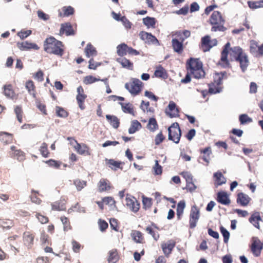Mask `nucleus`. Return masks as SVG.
Segmentation results:
<instances>
[{
	"label": "nucleus",
	"instance_id": "obj_38",
	"mask_svg": "<svg viewBox=\"0 0 263 263\" xmlns=\"http://www.w3.org/2000/svg\"><path fill=\"white\" fill-rule=\"evenodd\" d=\"M14 226V221L13 220L0 218V227L3 229L9 230Z\"/></svg>",
	"mask_w": 263,
	"mask_h": 263
},
{
	"label": "nucleus",
	"instance_id": "obj_31",
	"mask_svg": "<svg viewBox=\"0 0 263 263\" xmlns=\"http://www.w3.org/2000/svg\"><path fill=\"white\" fill-rule=\"evenodd\" d=\"M25 88L27 90L28 93L32 96L34 98L36 97V87L34 83L32 80H28L25 83Z\"/></svg>",
	"mask_w": 263,
	"mask_h": 263
},
{
	"label": "nucleus",
	"instance_id": "obj_6",
	"mask_svg": "<svg viewBox=\"0 0 263 263\" xmlns=\"http://www.w3.org/2000/svg\"><path fill=\"white\" fill-rule=\"evenodd\" d=\"M143 83L138 79L132 78L130 81L125 83V88L133 96L139 95L143 88Z\"/></svg>",
	"mask_w": 263,
	"mask_h": 263
},
{
	"label": "nucleus",
	"instance_id": "obj_46",
	"mask_svg": "<svg viewBox=\"0 0 263 263\" xmlns=\"http://www.w3.org/2000/svg\"><path fill=\"white\" fill-rule=\"evenodd\" d=\"M248 5L251 9H256L263 8V0L258 1H249L248 2Z\"/></svg>",
	"mask_w": 263,
	"mask_h": 263
},
{
	"label": "nucleus",
	"instance_id": "obj_8",
	"mask_svg": "<svg viewBox=\"0 0 263 263\" xmlns=\"http://www.w3.org/2000/svg\"><path fill=\"white\" fill-rule=\"evenodd\" d=\"M217 40L216 39H211L209 35L202 37L199 45V48L203 52L209 51L211 48L217 45Z\"/></svg>",
	"mask_w": 263,
	"mask_h": 263
},
{
	"label": "nucleus",
	"instance_id": "obj_40",
	"mask_svg": "<svg viewBox=\"0 0 263 263\" xmlns=\"http://www.w3.org/2000/svg\"><path fill=\"white\" fill-rule=\"evenodd\" d=\"M185 207V202L184 200L180 201L177 206V218L180 220L183 216L184 210Z\"/></svg>",
	"mask_w": 263,
	"mask_h": 263
},
{
	"label": "nucleus",
	"instance_id": "obj_25",
	"mask_svg": "<svg viewBox=\"0 0 263 263\" xmlns=\"http://www.w3.org/2000/svg\"><path fill=\"white\" fill-rule=\"evenodd\" d=\"M249 222L258 229H260L259 222L262 221V218L259 212H254L249 219Z\"/></svg>",
	"mask_w": 263,
	"mask_h": 263
},
{
	"label": "nucleus",
	"instance_id": "obj_12",
	"mask_svg": "<svg viewBox=\"0 0 263 263\" xmlns=\"http://www.w3.org/2000/svg\"><path fill=\"white\" fill-rule=\"evenodd\" d=\"M200 217V210L196 205L191 207L190 213L189 224L191 229L196 227L197 223Z\"/></svg>",
	"mask_w": 263,
	"mask_h": 263
},
{
	"label": "nucleus",
	"instance_id": "obj_28",
	"mask_svg": "<svg viewBox=\"0 0 263 263\" xmlns=\"http://www.w3.org/2000/svg\"><path fill=\"white\" fill-rule=\"evenodd\" d=\"M58 12L59 17H64L72 15L74 12V10L70 6H64L61 9H59Z\"/></svg>",
	"mask_w": 263,
	"mask_h": 263
},
{
	"label": "nucleus",
	"instance_id": "obj_49",
	"mask_svg": "<svg viewBox=\"0 0 263 263\" xmlns=\"http://www.w3.org/2000/svg\"><path fill=\"white\" fill-rule=\"evenodd\" d=\"M147 128L151 132H154L158 128V125L155 118H151L149 119Z\"/></svg>",
	"mask_w": 263,
	"mask_h": 263
},
{
	"label": "nucleus",
	"instance_id": "obj_47",
	"mask_svg": "<svg viewBox=\"0 0 263 263\" xmlns=\"http://www.w3.org/2000/svg\"><path fill=\"white\" fill-rule=\"evenodd\" d=\"M106 164L111 169L117 170L118 168H120L122 163L114 159H109L106 160Z\"/></svg>",
	"mask_w": 263,
	"mask_h": 263
},
{
	"label": "nucleus",
	"instance_id": "obj_9",
	"mask_svg": "<svg viewBox=\"0 0 263 263\" xmlns=\"http://www.w3.org/2000/svg\"><path fill=\"white\" fill-rule=\"evenodd\" d=\"M117 54L120 57H123L127 53L132 55H137L139 54V52L137 50L129 47L125 43H122L117 47Z\"/></svg>",
	"mask_w": 263,
	"mask_h": 263
},
{
	"label": "nucleus",
	"instance_id": "obj_15",
	"mask_svg": "<svg viewBox=\"0 0 263 263\" xmlns=\"http://www.w3.org/2000/svg\"><path fill=\"white\" fill-rule=\"evenodd\" d=\"M97 187L98 191L100 193H108L114 189V186L108 179L102 178L97 183Z\"/></svg>",
	"mask_w": 263,
	"mask_h": 263
},
{
	"label": "nucleus",
	"instance_id": "obj_53",
	"mask_svg": "<svg viewBox=\"0 0 263 263\" xmlns=\"http://www.w3.org/2000/svg\"><path fill=\"white\" fill-rule=\"evenodd\" d=\"M60 220L63 224L64 230L65 231H68L71 230L72 227L70 224L69 219L67 217L65 216H61L60 217Z\"/></svg>",
	"mask_w": 263,
	"mask_h": 263
},
{
	"label": "nucleus",
	"instance_id": "obj_56",
	"mask_svg": "<svg viewBox=\"0 0 263 263\" xmlns=\"http://www.w3.org/2000/svg\"><path fill=\"white\" fill-rule=\"evenodd\" d=\"M51 206L52 210L54 211H65L66 209L65 205L59 201L54 202Z\"/></svg>",
	"mask_w": 263,
	"mask_h": 263
},
{
	"label": "nucleus",
	"instance_id": "obj_48",
	"mask_svg": "<svg viewBox=\"0 0 263 263\" xmlns=\"http://www.w3.org/2000/svg\"><path fill=\"white\" fill-rule=\"evenodd\" d=\"M39 195V193L38 191H35L33 189L31 190V194L30 196V198L32 202L36 204H40L42 203V200L38 197Z\"/></svg>",
	"mask_w": 263,
	"mask_h": 263
},
{
	"label": "nucleus",
	"instance_id": "obj_59",
	"mask_svg": "<svg viewBox=\"0 0 263 263\" xmlns=\"http://www.w3.org/2000/svg\"><path fill=\"white\" fill-rule=\"evenodd\" d=\"M14 112L16 114L18 122L20 123H22L23 111L22 107L20 106H16L14 108Z\"/></svg>",
	"mask_w": 263,
	"mask_h": 263
},
{
	"label": "nucleus",
	"instance_id": "obj_27",
	"mask_svg": "<svg viewBox=\"0 0 263 263\" xmlns=\"http://www.w3.org/2000/svg\"><path fill=\"white\" fill-rule=\"evenodd\" d=\"M155 229H157V230H159V228L157 226V225L154 223V222L152 223L151 226H147L146 229L145 231L150 234L153 238L155 240H158L160 237V235L158 233V232L155 230Z\"/></svg>",
	"mask_w": 263,
	"mask_h": 263
},
{
	"label": "nucleus",
	"instance_id": "obj_54",
	"mask_svg": "<svg viewBox=\"0 0 263 263\" xmlns=\"http://www.w3.org/2000/svg\"><path fill=\"white\" fill-rule=\"evenodd\" d=\"M55 112L59 117L66 118L68 116V112L64 108L60 106L55 107Z\"/></svg>",
	"mask_w": 263,
	"mask_h": 263
},
{
	"label": "nucleus",
	"instance_id": "obj_30",
	"mask_svg": "<svg viewBox=\"0 0 263 263\" xmlns=\"http://www.w3.org/2000/svg\"><path fill=\"white\" fill-rule=\"evenodd\" d=\"M17 45L18 48L21 50H26L31 49L38 50L39 49V47L36 44L29 43L27 41L18 43Z\"/></svg>",
	"mask_w": 263,
	"mask_h": 263
},
{
	"label": "nucleus",
	"instance_id": "obj_22",
	"mask_svg": "<svg viewBox=\"0 0 263 263\" xmlns=\"http://www.w3.org/2000/svg\"><path fill=\"white\" fill-rule=\"evenodd\" d=\"M14 140L13 135L7 132H0V142L4 145L13 143Z\"/></svg>",
	"mask_w": 263,
	"mask_h": 263
},
{
	"label": "nucleus",
	"instance_id": "obj_62",
	"mask_svg": "<svg viewBox=\"0 0 263 263\" xmlns=\"http://www.w3.org/2000/svg\"><path fill=\"white\" fill-rule=\"evenodd\" d=\"M165 139V136L163 134L162 132H159L155 137V144L156 145H160Z\"/></svg>",
	"mask_w": 263,
	"mask_h": 263
},
{
	"label": "nucleus",
	"instance_id": "obj_18",
	"mask_svg": "<svg viewBox=\"0 0 263 263\" xmlns=\"http://www.w3.org/2000/svg\"><path fill=\"white\" fill-rule=\"evenodd\" d=\"M64 34L66 36L73 35L75 34V31L70 23L61 24L59 35L62 36Z\"/></svg>",
	"mask_w": 263,
	"mask_h": 263
},
{
	"label": "nucleus",
	"instance_id": "obj_36",
	"mask_svg": "<svg viewBox=\"0 0 263 263\" xmlns=\"http://www.w3.org/2000/svg\"><path fill=\"white\" fill-rule=\"evenodd\" d=\"M214 181L216 187L221 185L226 182V179L220 172L215 173L214 174Z\"/></svg>",
	"mask_w": 263,
	"mask_h": 263
},
{
	"label": "nucleus",
	"instance_id": "obj_52",
	"mask_svg": "<svg viewBox=\"0 0 263 263\" xmlns=\"http://www.w3.org/2000/svg\"><path fill=\"white\" fill-rule=\"evenodd\" d=\"M87 98L86 95H77L76 97V99L77 101V103L78 104L79 107L82 109L83 110L85 108L84 101Z\"/></svg>",
	"mask_w": 263,
	"mask_h": 263
},
{
	"label": "nucleus",
	"instance_id": "obj_55",
	"mask_svg": "<svg viewBox=\"0 0 263 263\" xmlns=\"http://www.w3.org/2000/svg\"><path fill=\"white\" fill-rule=\"evenodd\" d=\"M39 151L43 157L47 158L49 156L50 153L48 149V145L45 142L42 144Z\"/></svg>",
	"mask_w": 263,
	"mask_h": 263
},
{
	"label": "nucleus",
	"instance_id": "obj_17",
	"mask_svg": "<svg viewBox=\"0 0 263 263\" xmlns=\"http://www.w3.org/2000/svg\"><path fill=\"white\" fill-rule=\"evenodd\" d=\"M35 236V233L31 231H26L24 232L23 235V242L24 245L28 249H31L33 247Z\"/></svg>",
	"mask_w": 263,
	"mask_h": 263
},
{
	"label": "nucleus",
	"instance_id": "obj_4",
	"mask_svg": "<svg viewBox=\"0 0 263 263\" xmlns=\"http://www.w3.org/2000/svg\"><path fill=\"white\" fill-rule=\"evenodd\" d=\"M209 23L212 26V31H224L227 29L224 26L225 20L218 11H215L213 12L209 18Z\"/></svg>",
	"mask_w": 263,
	"mask_h": 263
},
{
	"label": "nucleus",
	"instance_id": "obj_3",
	"mask_svg": "<svg viewBox=\"0 0 263 263\" xmlns=\"http://www.w3.org/2000/svg\"><path fill=\"white\" fill-rule=\"evenodd\" d=\"M231 55L236 62L239 63L242 71L245 72L249 65L248 55L240 47L231 48Z\"/></svg>",
	"mask_w": 263,
	"mask_h": 263
},
{
	"label": "nucleus",
	"instance_id": "obj_51",
	"mask_svg": "<svg viewBox=\"0 0 263 263\" xmlns=\"http://www.w3.org/2000/svg\"><path fill=\"white\" fill-rule=\"evenodd\" d=\"M121 105L124 112L134 115V110L131 104L121 103Z\"/></svg>",
	"mask_w": 263,
	"mask_h": 263
},
{
	"label": "nucleus",
	"instance_id": "obj_42",
	"mask_svg": "<svg viewBox=\"0 0 263 263\" xmlns=\"http://www.w3.org/2000/svg\"><path fill=\"white\" fill-rule=\"evenodd\" d=\"M154 75L156 77L160 78L162 79H166L167 78V73L165 69L161 65L157 67L156 70L154 72Z\"/></svg>",
	"mask_w": 263,
	"mask_h": 263
},
{
	"label": "nucleus",
	"instance_id": "obj_57",
	"mask_svg": "<svg viewBox=\"0 0 263 263\" xmlns=\"http://www.w3.org/2000/svg\"><path fill=\"white\" fill-rule=\"evenodd\" d=\"M239 120L241 124L245 125L252 122V119L247 114H241L239 117Z\"/></svg>",
	"mask_w": 263,
	"mask_h": 263
},
{
	"label": "nucleus",
	"instance_id": "obj_39",
	"mask_svg": "<svg viewBox=\"0 0 263 263\" xmlns=\"http://www.w3.org/2000/svg\"><path fill=\"white\" fill-rule=\"evenodd\" d=\"M4 93L7 97L10 98H13L15 96V93L13 89V86L11 84H6L3 87Z\"/></svg>",
	"mask_w": 263,
	"mask_h": 263
},
{
	"label": "nucleus",
	"instance_id": "obj_63",
	"mask_svg": "<svg viewBox=\"0 0 263 263\" xmlns=\"http://www.w3.org/2000/svg\"><path fill=\"white\" fill-rule=\"evenodd\" d=\"M40 239L41 242L45 245H48L51 244L49 236L45 232L41 233Z\"/></svg>",
	"mask_w": 263,
	"mask_h": 263
},
{
	"label": "nucleus",
	"instance_id": "obj_58",
	"mask_svg": "<svg viewBox=\"0 0 263 263\" xmlns=\"http://www.w3.org/2000/svg\"><path fill=\"white\" fill-rule=\"evenodd\" d=\"M45 163H46L49 166L53 167L54 168H59L62 162L59 161L55 160L54 159H49L45 161Z\"/></svg>",
	"mask_w": 263,
	"mask_h": 263
},
{
	"label": "nucleus",
	"instance_id": "obj_11",
	"mask_svg": "<svg viewBox=\"0 0 263 263\" xmlns=\"http://www.w3.org/2000/svg\"><path fill=\"white\" fill-rule=\"evenodd\" d=\"M96 203L101 210L104 209V205H108L110 210H114L117 208L115 199L111 196L104 197L102 198L101 201H97Z\"/></svg>",
	"mask_w": 263,
	"mask_h": 263
},
{
	"label": "nucleus",
	"instance_id": "obj_1",
	"mask_svg": "<svg viewBox=\"0 0 263 263\" xmlns=\"http://www.w3.org/2000/svg\"><path fill=\"white\" fill-rule=\"evenodd\" d=\"M64 45L61 41L57 40L53 36L47 37L44 42V50L48 53L53 54L58 56L64 54Z\"/></svg>",
	"mask_w": 263,
	"mask_h": 263
},
{
	"label": "nucleus",
	"instance_id": "obj_34",
	"mask_svg": "<svg viewBox=\"0 0 263 263\" xmlns=\"http://www.w3.org/2000/svg\"><path fill=\"white\" fill-rule=\"evenodd\" d=\"M172 45L174 51L178 54H181L183 52L184 48L182 41L180 42L177 39H173Z\"/></svg>",
	"mask_w": 263,
	"mask_h": 263
},
{
	"label": "nucleus",
	"instance_id": "obj_41",
	"mask_svg": "<svg viewBox=\"0 0 263 263\" xmlns=\"http://www.w3.org/2000/svg\"><path fill=\"white\" fill-rule=\"evenodd\" d=\"M84 52L87 58L95 56L97 54V51L95 47H94L91 43L87 44Z\"/></svg>",
	"mask_w": 263,
	"mask_h": 263
},
{
	"label": "nucleus",
	"instance_id": "obj_37",
	"mask_svg": "<svg viewBox=\"0 0 263 263\" xmlns=\"http://www.w3.org/2000/svg\"><path fill=\"white\" fill-rule=\"evenodd\" d=\"M106 120L109 124L115 129H117L120 126V120L117 117L114 115H106Z\"/></svg>",
	"mask_w": 263,
	"mask_h": 263
},
{
	"label": "nucleus",
	"instance_id": "obj_7",
	"mask_svg": "<svg viewBox=\"0 0 263 263\" xmlns=\"http://www.w3.org/2000/svg\"><path fill=\"white\" fill-rule=\"evenodd\" d=\"M168 139L178 144L181 136V131L177 122L173 123L168 128Z\"/></svg>",
	"mask_w": 263,
	"mask_h": 263
},
{
	"label": "nucleus",
	"instance_id": "obj_20",
	"mask_svg": "<svg viewBox=\"0 0 263 263\" xmlns=\"http://www.w3.org/2000/svg\"><path fill=\"white\" fill-rule=\"evenodd\" d=\"M10 156L11 157L16 159L20 161L25 159V154L20 149H17L15 146H11L10 147Z\"/></svg>",
	"mask_w": 263,
	"mask_h": 263
},
{
	"label": "nucleus",
	"instance_id": "obj_24",
	"mask_svg": "<svg viewBox=\"0 0 263 263\" xmlns=\"http://www.w3.org/2000/svg\"><path fill=\"white\" fill-rule=\"evenodd\" d=\"M179 109L176 107V103L173 101H170L168 106V110H166V114L171 118L179 116Z\"/></svg>",
	"mask_w": 263,
	"mask_h": 263
},
{
	"label": "nucleus",
	"instance_id": "obj_26",
	"mask_svg": "<svg viewBox=\"0 0 263 263\" xmlns=\"http://www.w3.org/2000/svg\"><path fill=\"white\" fill-rule=\"evenodd\" d=\"M76 145L74 146V149L77 152L82 155H90L89 148L85 144H81L77 140H74Z\"/></svg>",
	"mask_w": 263,
	"mask_h": 263
},
{
	"label": "nucleus",
	"instance_id": "obj_44",
	"mask_svg": "<svg viewBox=\"0 0 263 263\" xmlns=\"http://www.w3.org/2000/svg\"><path fill=\"white\" fill-rule=\"evenodd\" d=\"M142 127L141 124L137 120L132 121L130 127L128 129V133L130 134L136 133Z\"/></svg>",
	"mask_w": 263,
	"mask_h": 263
},
{
	"label": "nucleus",
	"instance_id": "obj_32",
	"mask_svg": "<svg viewBox=\"0 0 263 263\" xmlns=\"http://www.w3.org/2000/svg\"><path fill=\"white\" fill-rule=\"evenodd\" d=\"M236 200L238 204L242 206H245L249 203L250 198L248 195L240 193L237 194Z\"/></svg>",
	"mask_w": 263,
	"mask_h": 263
},
{
	"label": "nucleus",
	"instance_id": "obj_5",
	"mask_svg": "<svg viewBox=\"0 0 263 263\" xmlns=\"http://www.w3.org/2000/svg\"><path fill=\"white\" fill-rule=\"evenodd\" d=\"M226 77V72L216 73L214 76V82L209 84V91L203 90L202 94L203 98H205L208 93L215 94L219 92L221 90L220 86L222 80Z\"/></svg>",
	"mask_w": 263,
	"mask_h": 263
},
{
	"label": "nucleus",
	"instance_id": "obj_16",
	"mask_svg": "<svg viewBox=\"0 0 263 263\" xmlns=\"http://www.w3.org/2000/svg\"><path fill=\"white\" fill-rule=\"evenodd\" d=\"M125 202L126 206L133 212L136 213L139 210L140 204L134 196L127 194Z\"/></svg>",
	"mask_w": 263,
	"mask_h": 263
},
{
	"label": "nucleus",
	"instance_id": "obj_45",
	"mask_svg": "<svg viewBox=\"0 0 263 263\" xmlns=\"http://www.w3.org/2000/svg\"><path fill=\"white\" fill-rule=\"evenodd\" d=\"M143 23L148 28L152 27L154 28H155L156 21L154 17L147 16L143 18Z\"/></svg>",
	"mask_w": 263,
	"mask_h": 263
},
{
	"label": "nucleus",
	"instance_id": "obj_21",
	"mask_svg": "<svg viewBox=\"0 0 263 263\" xmlns=\"http://www.w3.org/2000/svg\"><path fill=\"white\" fill-rule=\"evenodd\" d=\"M201 156L199 157V159L202 160L205 162V165H208L210 160V155L212 154V151L210 147H207L203 149L199 150Z\"/></svg>",
	"mask_w": 263,
	"mask_h": 263
},
{
	"label": "nucleus",
	"instance_id": "obj_64",
	"mask_svg": "<svg viewBox=\"0 0 263 263\" xmlns=\"http://www.w3.org/2000/svg\"><path fill=\"white\" fill-rule=\"evenodd\" d=\"M72 250L75 253H79L81 248H83L84 246H82L79 242L75 240L71 241Z\"/></svg>",
	"mask_w": 263,
	"mask_h": 263
},
{
	"label": "nucleus",
	"instance_id": "obj_61",
	"mask_svg": "<svg viewBox=\"0 0 263 263\" xmlns=\"http://www.w3.org/2000/svg\"><path fill=\"white\" fill-rule=\"evenodd\" d=\"M74 184L76 185L77 189L78 191H80L87 185V182L85 181H81L77 179L74 181Z\"/></svg>",
	"mask_w": 263,
	"mask_h": 263
},
{
	"label": "nucleus",
	"instance_id": "obj_29",
	"mask_svg": "<svg viewBox=\"0 0 263 263\" xmlns=\"http://www.w3.org/2000/svg\"><path fill=\"white\" fill-rule=\"evenodd\" d=\"M133 240L138 243H144L145 241L142 232L137 230H133L130 234Z\"/></svg>",
	"mask_w": 263,
	"mask_h": 263
},
{
	"label": "nucleus",
	"instance_id": "obj_14",
	"mask_svg": "<svg viewBox=\"0 0 263 263\" xmlns=\"http://www.w3.org/2000/svg\"><path fill=\"white\" fill-rule=\"evenodd\" d=\"M263 249V243L257 237H253L250 246V250L253 255L258 257L260 255L261 250Z\"/></svg>",
	"mask_w": 263,
	"mask_h": 263
},
{
	"label": "nucleus",
	"instance_id": "obj_35",
	"mask_svg": "<svg viewBox=\"0 0 263 263\" xmlns=\"http://www.w3.org/2000/svg\"><path fill=\"white\" fill-rule=\"evenodd\" d=\"M119 259V255L117 249H113L108 252L107 261L108 263H116Z\"/></svg>",
	"mask_w": 263,
	"mask_h": 263
},
{
	"label": "nucleus",
	"instance_id": "obj_19",
	"mask_svg": "<svg viewBox=\"0 0 263 263\" xmlns=\"http://www.w3.org/2000/svg\"><path fill=\"white\" fill-rule=\"evenodd\" d=\"M176 245V241L174 240L171 239L166 242H163L161 244V248L163 253L166 257H168L171 254L172 250Z\"/></svg>",
	"mask_w": 263,
	"mask_h": 263
},
{
	"label": "nucleus",
	"instance_id": "obj_43",
	"mask_svg": "<svg viewBox=\"0 0 263 263\" xmlns=\"http://www.w3.org/2000/svg\"><path fill=\"white\" fill-rule=\"evenodd\" d=\"M117 61L123 67L128 69H133V63L127 59L125 58H119Z\"/></svg>",
	"mask_w": 263,
	"mask_h": 263
},
{
	"label": "nucleus",
	"instance_id": "obj_60",
	"mask_svg": "<svg viewBox=\"0 0 263 263\" xmlns=\"http://www.w3.org/2000/svg\"><path fill=\"white\" fill-rule=\"evenodd\" d=\"M35 217L42 224L47 223L49 221L48 217L45 215H42L40 213L36 212Z\"/></svg>",
	"mask_w": 263,
	"mask_h": 263
},
{
	"label": "nucleus",
	"instance_id": "obj_10",
	"mask_svg": "<svg viewBox=\"0 0 263 263\" xmlns=\"http://www.w3.org/2000/svg\"><path fill=\"white\" fill-rule=\"evenodd\" d=\"M229 50H230V43L228 42L221 52L220 59L217 63L222 68H227L229 66V61L228 59Z\"/></svg>",
	"mask_w": 263,
	"mask_h": 263
},
{
	"label": "nucleus",
	"instance_id": "obj_13",
	"mask_svg": "<svg viewBox=\"0 0 263 263\" xmlns=\"http://www.w3.org/2000/svg\"><path fill=\"white\" fill-rule=\"evenodd\" d=\"M250 52L254 56L259 58L263 56V44L258 45L257 41L252 40L250 41Z\"/></svg>",
	"mask_w": 263,
	"mask_h": 263
},
{
	"label": "nucleus",
	"instance_id": "obj_2",
	"mask_svg": "<svg viewBox=\"0 0 263 263\" xmlns=\"http://www.w3.org/2000/svg\"><path fill=\"white\" fill-rule=\"evenodd\" d=\"M186 68L188 72L196 79H201L205 76L203 64L199 59L190 58L187 62Z\"/></svg>",
	"mask_w": 263,
	"mask_h": 263
},
{
	"label": "nucleus",
	"instance_id": "obj_33",
	"mask_svg": "<svg viewBox=\"0 0 263 263\" xmlns=\"http://www.w3.org/2000/svg\"><path fill=\"white\" fill-rule=\"evenodd\" d=\"M217 201L223 205L229 204L230 201L228 194L223 191L219 192L217 193Z\"/></svg>",
	"mask_w": 263,
	"mask_h": 263
},
{
	"label": "nucleus",
	"instance_id": "obj_50",
	"mask_svg": "<svg viewBox=\"0 0 263 263\" xmlns=\"http://www.w3.org/2000/svg\"><path fill=\"white\" fill-rule=\"evenodd\" d=\"M100 78H96L92 76L89 75L85 77L83 79V83L85 85H89L98 81H101Z\"/></svg>",
	"mask_w": 263,
	"mask_h": 263
},
{
	"label": "nucleus",
	"instance_id": "obj_23",
	"mask_svg": "<svg viewBox=\"0 0 263 263\" xmlns=\"http://www.w3.org/2000/svg\"><path fill=\"white\" fill-rule=\"evenodd\" d=\"M139 36L140 39L144 41L146 43L153 44L158 43V40L157 38L150 33L145 31H141L139 33Z\"/></svg>",
	"mask_w": 263,
	"mask_h": 263
}]
</instances>
